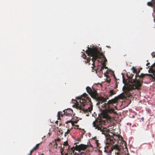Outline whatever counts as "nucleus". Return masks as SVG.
<instances>
[{"label":"nucleus","instance_id":"nucleus-1","mask_svg":"<svg viewBox=\"0 0 155 155\" xmlns=\"http://www.w3.org/2000/svg\"><path fill=\"white\" fill-rule=\"evenodd\" d=\"M121 98L120 96L115 97L114 98L109 100L107 103H104L102 105V107L105 108L101 113L100 118L95 119L93 123V125L95 129L100 130L102 134H104L106 137V144L109 145H115L111 148L112 150L114 149L118 150L119 147L116 143H117L118 140H120L122 137L119 135L114 134L113 136H111L109 134V131L106 128L104 127L102 125H106L107 123L110 121L111 117L109 115V114L115 113L114 111V108H116L114 104L117 103V100Z\"/></svg>","mask_w":155,"mask_h":155},{"label":"nucleus","instance_id":"nucleus-2","mask_svg":"<svg viewBox=\"0 0 155 155\" xmlns=\"http://www.w3.org/2000/svg\"><path fill=\"white\" fill-rule=\"evenodd\" d=\"M85 52L87 54L88 57L84 53H82V57L84 59H86L85 63H89L91 60L93 62L92 64L94 65V61L97 59H100L103 61V64H105L107 62V60L103 53L101 52V48L98 49L97 47H87Z\"/></svg>","mask_w":155,"mask_h":155},{"label":"nucleus","instance_id":"nucleus-3","mask_svg":"<svg viewBox=\"0 0 155 155\" xmlns=\"http://www.w3.org/2000/svg\"><path fill=\"white\" fill-rule=\"evenodd\" d=\"M75 105L77 108L84 112H91L93 109L92 103L88 95L84 93L80 98V103L77 102Z\"/></svg>","mask_w":155,"mask_h":155},{"label":"nucleus","instance_id":"nucleus-4","mask_svg":"<svg viewBox=\"0 0 155 155\" xmlns=\"http://www.w3.org/2000/svg\"><path fill=\"white\" fill-rule=\"evenodd\" d=\"M86 89L87 92L90 95L91 97L93 99L98 101L97 104H100L106 101V100L104 98L102 97H99L97 92V91L94 88L92 89L89 87L87 86L86 87Z\"/></svg>","mask_w":155,"mask_h":155},{"label":"nucleus","instance_id":"nucleus-5","mask_svg":"<svg viewBox=\"0 0 155 155\" xmlns=\"http://www.w3.org/2000/svg\"><path fill=\"white\" fill-rule=\"evenodd\" d=\"M140 72V70H139L137 73V72L135 76V78L133 80V82L130 85V87L131 90L137 89L139 90L141 87L142 84L143 83V81L142 79L141 80H139L137 79L138 75Z\"/></svg>","mask_w":155,"mask_h":155},{"label":"nucleus","instance_id":"nucleus-6","mask_svg":"<svg viewBox=\"0 0 155 155\" xmlns=\"http://www.w3.org/2000/svg\"><path fill=\"white\" fill-rule=\"evenodd\" d=\"M73 110L71 109H68L64 110L63 112L58 111V119H60V117H63L64 115L70 116L73 114Z\"/></svg>","mask_w":155,"mask_h":155},{"label":"nucleus","instance_id":"nucleus-7","mask_svg":"<svg viewBox=\"0 0 155 155\" xmlns=\"http://www.w3.org/2000/svg\"><path fill=\"white\" fill-rule=\"evenodd\" d=\"M89 146L88 145H85L83 144H81L79 146L76 145L75 146L76 150L81 151V150H84Z\"/></svg>","mask_w":155,"mask_h":155},{"label":"nucleus","instance_id":"nucleus-8","mask_svg":"<svg viewBox=\"0 0 155 155\" xmlns=\"http://www.w3.org/2000/svg\"><path fill=\"white\" fill-rule=\"evenodd\" d=\"M67 152L64 155H73L74 153V151L76 150V147H74L69 149L68 148Z\"/></svg>","mask_w":155,"mask_h":155},{"label":"nucleus","instance_id":"nucleus-9","mask_svg":"<svg viewBox=\"0 0 155 155\" xmlns=\"http://www.w3.org/2000/svg\"><path fill=\"white\" fill-rule=\"evenodd\" d=\"M149 75L150 77L152 78L153 80H155V74H153V75L152 74H141L140 75H138L137 77H139V78H140V80L141 78L142 79L144 77L145 75Z\"/></svg>","mask_w":155,"mask_h":155},{"label":"nucleus","instance_id":"nucleus-10","mask_svg":"<svg viewBox=\"0 0 155 155\" xmlns=\"http://www.w3.org/2000/svg\"><path fill=\"white\" fill-rule=\"evenodd\" d=\"M116 93V91L113 90H110L109 91V96H111L114 95Z\"/></svg>","mask_w":155,"mask_h":155},{"label":"nucleus","instance_id":"nucleus-11","mask_svg":"<svg viewBox=\"0 0 155 155\" xmlns=\"http://www.w3.org/2000/svg\"><path fill=\"white\" fill-rule=\"evenodd\" d=\"M78 151V153L75 152L74 153L73 155H82L84 153V152H81V151Z\"/></svg>","mask_w":155,"mask_h":155},{"label":"nucleus","instance_id":"nucleus-12","mask_svg":"<svg viewBox=\"0 0 155 155\" xmlns=\"http://www.w3.org/2000/svg\"><path fill=\"white\" fill-rule=\"evenodd\" d=\"M103 64V66H102L101 67V68H100V71H102L104 69V68L105 69H108L107 67H106L105 64Z\"/></svg>","mask_w":155,"mask_h":155},{"label":"nucleus","instance_id":"nucleus-13","mask_svg":"<svg viewBox=\"0 0 155 155\" xmlns=\"http://www.w3.org/2000/svg\"><path fill=\"white\" fill-rule=\"evenodd\" d=\"M42 142H41L40 143H39L38 144H37L36 146L33 148L34 149H35V150H37L39 147V146L40 144Z\"/></svg>","mask_w":155,"mask_h":155},{"label":"nucleus","instance_id":"nucleus-14","mask_svg":"<svg viewBox=\"0 0 155 155\" xmlns=\"http://www.w3.org/2000/svg\"><path fill=\"white\" fill-rule=\"evenodd\" d=\"M71 130V129H68L67 130V132L65 133V134H64V136L65 137H67V135L69 133Z\"/></svg>","mask_w":155,"mask_h":155},{"label":"nucleus","instance_id":"nucleus-15","mask_svg":"<svg viewBox=\"0 0 155 155\" xmlns=\"http://www.w3.org/2000/svg\"><path fill=\"white\" fill-rule=\"evenodd\" d=\"M132 70L133 71V72L134 73H136V74L137 73V70L135 67H133L132 68Z\"/></svg>","mask_w":155,"mask_h":155},{"label":"nucleus","instance_id":"nucleus-16","mask_svg":"<svg viewBox=\"0 0 155 155\" xmlns=\"http://www.w3.org/2000/svg\"><path fill=\"white\" fill-rule=\"evenodd\" d=\"M64 146H65L68 147L69 148V147L68 146V143L67 141L65 142L64 143Z\"/></svg>","mask_w":155,"mask_h":155},{"label":"nucleus","instance_id":"nucleus-17","mask_svg":"<svg viewBox=\"0 0 155 155\" xmlns=\"http://www.w3.org/2000/svg\"><path fill=\"white\" fill-rule=\"evenodd\" d=\"M100 69L99 68H97L96 69H95V71H96V73H97V72H102V71H100Z\"/></svg>","mask_w":155,"mask_h":155},{"label":"nucleus","instance_id":"nucleus-18","mask_svg":"<svg viewBox=\"0 0 155 155\" xmlns=\"http://www.w3.org/2000/svg\"><path fill=\"white\" fill-rule=\"evenodd\" d=\"M96 143L97 144V146L98 147L99 146V145H100V143L98 142V140H97L96 141Z\"/></svg>","mask_w":155,"mask_h":155},{"label":"nucleus","instance_id":"nucleus-19","mask_svg":"<svg viewBox=\"0 0 155 155\" xmlns=\"http://www.w3.org/2000/svg\"><path fill=\"white\" fill-rule=\"evenodd\" d=\"M134 74L133 75L132 74V76H130V75H129V74H127V77L128 78H129L130 79L131 78H132L134 76Z\"/></svg>","mask_w":155,"mask_h":155},{"label":"nucleus","instance_id":"nucleus-20","mask_svg":"<svg viewBox=\"0 0 155 155\" xmlns=\"http://www.w3.org/2000/svg\"><path fill=\"white\" fill-rule=\"evenodd\" d=\"M147 5L149 6H151L152 5V3L151 2H147Z\"/></svg>","mask_w":155,"mask_h":155},{"label":"nucleus","instance_id":"nucleus-21","mask_svg":"<svg viewBox=\"0 0 155 155\" xmlns=\"http://www.w3.org/2000/svg\"><path fill=\"white\" fill-rule=\"evenodd\" d=\"M61 140V139H60V138H58L57 139H55V141H60Z\"/></svg>","mask_w":155,"mask_h":155},{"label":"nucleus","instance_id":"nucleus-22","mask_svg":"<svg viewBox=\"0 0 155 155\" xmlns=\"http://www.w3.org/2000/svg\"><path fill=\"white\" fill-rule=\"evenodd\" d=\"M92 65H93V66L92 67V72H94L95 70L94 69V67H95V66L94 64V65H93L92 64Z\"/></svg>","mask_w":155,"mask_h":155},{"label":"nucleus","instance_id":"nucleus-23","mask_svg":"<svg viewBox=\"0 0 155 155\" xmlns=\"http://www.w3.org/2000/svg\"><path fill=\"white\" fill-rule=\"evenodd\" d=\"M89 147H91V149L92 150H93V146L91 144H90Z\"/></svg>","mask_w":155,"mask_h":155},{"label":"nucleus","instance_id":"nucleus-24","mask_svg":"<svg viewBox=\"0 0 155 155\" xmlns=\"http://www.w3.org/2000/svg\"><path fill=\"white\" fill-rule=\"evenodd\" d=\"M72 123V125H73V124L72 123L71 121H68V122H67L66 123Z\"/></svg>","mask_w":155,"mask_h":155},{"label":"nucleus","instance_id":"nucleus-25","mask_svg":"<svg viewBox=\"0 0 155 155\" xmlns=\"http://www.w3.org/2000/svg\"><path fill=\"white\" fill-rule=\"evenodd\" d=\"M56 145V146H58V144H57V142L56 141H55L54 142V145Z\"/></svg>","mask_w":155,"mask_h":155},{"label":"nucleus","instance_id":"nucleus-26","mask_svg":"<svg viewBox=\"0 0 155 155\" xmlns=\"http://www.w3.org/2000/svg\"><path fill=\"white\" fill-rule=\"evenodd\" d=\"M105 98V99L106 100V101L108 99V97H106L105 98Z\"/></svg>","mask_w":155,"mask_h":155},{"label":"nucleus","instance_id":"nucleus-27","mask_svg":"<svg viewBox=\"0 0 155 155\" xmlns=\"http://www.w3.org/2000/svg\"><path fill=\"white\" fill-rule=\"evenodd\" d=\"M64 148V147H63V149H62V147L61 148V149L62 150V151L61 152V153L62 155H63L62 151L63 150Z\"/></svg>","mask_w":155,"mask_h":155},{"label":"nucleus","instance_id":"nucleus-28","mask_svg":"<svg viewBox=\"0 0 155 155\" xmlns=\"http://www.w3.org/2000/svg\"><path fill=\"white\" fill-rule=\"evenodd\" d=\"M124 146H126V143L124 141Z\"/></svg>","mask_w":155,"mask_h":155},{"label":"nucleus","instance_id":"nucleus-29","mask_svg":"<svg viewBox=\"0 0 155 155\" xmlns=\"http://www.w3.org/2000/svg\"><path fill=\"white\" fill-rule=\"evenodd\" d=\"M149 64H150V63H147V64L146 65H147V66H148V65Z\"/></svg>","mask_w":155,"mask_h":155},{"label":"nucleus","instance_id":"nucleus-30","mask_svg":"<svg viewBox=\"0 0 155 155\" xmlns=\"http://www.w3.org/2000/svg\"><path fill=\"white\" fill-rule=\"evenodd\" d=\"M58 121H56V123L57 124H58Z\"/></svg>","mask_w":155,"mask_h":155},{"label":"nucleus","instance_id":"nucleus-31","mask_svg":"<svg viewBox=\"0 0 155 155\" xmlns=\"http://www.w3.org/2000/svg\"><path fill=\"white\" fill-rule=\"evenodd\" d=\"M61 131H62V130H59V132L61 133Z\"/></svg>","mask_w":155,"mask_h":155},{"label":"nucleus","instance_id":"nucleus-32","mask_svg":"<svg viewBox=\"0 0 155 155\" xmlns=\"http://www.w3.org/2000/svg\"><path fill=\"white\" fill-rule=\"evenodd\" d=\"M107 47H108V48H110V46H109L108 47L107 46Z\"/></svg>","mask_w":155,"mask_h":155},{"label":"nucleus","instance_id":"nucleus-33","mask_svg":"<svg viewBox=\"0 0 155 155\" xmlns=\"http://www.w3.org/2000/svg\"><path fill=\"white\" fill-rule=\"evenodd\" d=\"M74 123H77V121L74 122Z\"/></svg>","mask_w":155,"mask_h":155},{"label":"nucleus","instance_id":"nucleus-34","mask_svg":"<svg viewBox=\"0 0 155 155\" xmlns=\"http://www.w3.org/2000/svg\"><path fill=\"white\" fill-rule=\"evenodd\" d=\"M106 73H108V71H106Z\"/></svg>","mask_w":155,"mask_h":155},{"label":"nucleus","instance_id":"nucleus-35","mask_svg":"<svg viewBox=\"0 0 155 155\" xmlns=\"http://www.w3.org/2000/svg\"><path fill=\"white\" fill-rule=\"evenodd\" d=\"M41 155H44V154H41Z\"/></svg>","mask_w":155,"mask_h":155},{"label":"nucleus","instance_id":"nucleus-36","mask_svg":"<svg viewBox=\"0 0 155 155\" xmlns=\"http://www.w3.org/2000/svg\"><path fill=\"white\" fill-rule=\"evenodd\" d=\"M124 78H123V82H124Z\"/></svg>","mask_w":155,"mask_h":155},{"label":"nucleus","instance_id":"nucleus-37","mask_svg":"<svg viewBox=\"0 0 155 155\" xmlns=\"http://www.w3.org/2000/svg\"><path fill=\"white\" fill-rule=\"evenodd\" d=\"M77 126L78 127H79V126H78V125H77Z\"/></svg>","mask_w":155,"mask_h":155},{"label":"nucleus","instance_id":"nucleus-38","mask_svg":"<svg viewBox=\"0 0 155 155\" xmlns=\"http://www.w3.org/2000/svg\"><path fill=\"white\" fill-rule=\"evenodd\" d=\"M61 125V124H60V126Z\"/></svg>","mask_w":155,"mask_h":155},{"label":"nucleus","instance_id":"nucleus-39","mask_svg":"<svg viewBox=\"0 0 155 155\" xmlns=\"http://www.w3.org/2000/svg\"><path fill=\"white\" fill-rule=\"evenodd\" d=\"M61 134H62V132H61Z\"/></svg>","mask_w":155,"mask_h":155},{"label":"nucleus","instance_id":"nucleus-40","mask_svg":"<svg viewBox=\"0 0 155 155\" xmlns=\"http://www.w3.org/2000/svg\"><path fill=\"white\" fill-rule=\"evenodd\" d=\"M98 61H99V60H98Z\"/></svg>","mask_w":155,"mask_h":155}]
</instances>
